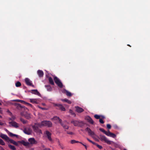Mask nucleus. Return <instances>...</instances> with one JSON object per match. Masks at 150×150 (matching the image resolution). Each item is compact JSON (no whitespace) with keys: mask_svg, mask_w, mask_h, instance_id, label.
Listing matches in <instances>:
<instances>
[{"mask_svg":"<svg viewBox=\"0 0 150 150\" xmlns=\"http://www.w3.org/2000/svg\"><path fill=\"white\" fill-rule=\"evenodd\" d=\"M24 132L26 134L29 135L31 134L32 132L31 129L29 128H25L23 130Z\"/></svg>","mask_w":150,"mask_h":150,"instance_id":"13","label":"nucleus"},{"mask_svg":"<svg viewBox=\"0 0 150 150\" xmlns=\"http://www.w3.org/2000/svg\"><path fill=\"white\" fill-rule=\"evenodd\" d=\"M80 144H81L82 145H83L85 147V149H87V146L86 145L83 144L82 142H80Z\"/></svg>","mask_w":150,"mask_h":150,"instance_id":"45","label":"nucleus"},{"mask_svg":"<svg viewBox=\"0 0 150 150\" xmlns=\"http://www.w3.org/2000/svg\"><path fill=\"white\" fill-rule=\"evenodd\" d=\"M49 81L50 83L52 85H54V82L53 81L51 77H49Z\"/></svg>","mask_w":150,"mask_h":150,"instance_id":"28","label":"nucleus"},{"mask_svg":"<svg viewBox=\"0 0 150 150\" xmlns=\"http://www.w3.org/2000/svg\"><path fill=\"white\" fill-rule=\"evenodd\" d=\"M87 140L88 141H89V142H90L91 143L92 142V141L91 140H90V139H88V138H87Z\"/></svg>","mask_w":150,"mask_h":150,"instance_id":"49","label":"nucleus"},{"mask_svg":"<svg viewBox=\"0 0 150 150\" xmlns=\"http://www.w3.org/2000/svg\"><path fill=\"white\" fill-rule=\"evenodd\" d=\"M43 150H51V149L49 148H45Z\"/></svg>","mask_w":150,"mask_h":150,"instance_id":"47","label":"nucleus"},{"mask_svg":"<svg viewBox=\"0 0 150 150\" xmlns=\"http://www.w3.org/2000/svg\"><path fill=\"white\" fill-rule=\"evenodd\" d=\"M21 85V83H20V82L19 81L17 82L16 83V86L17 87H19Z\"/></svg>","mask_w":150,"mask_h":150,"instance_id":"35","label":"nucleus"},{"mask_svg":"<svg viewBox=\"0 0 150 150\" xmlns=\"http://www.w3.org/2000/svg\"><path fill=\"white\" fill-rule=\"evenodd\" d=\"M41 147H42V148H45V146L44 145H41Z\"/></svg>","mask_w":150,"mask_h":150,"instance_id":"51","label":"nucleus"},{"mask_svg":"<svg viewBox=\"0 0 150 150\" xmlns=\"http://www.w3.org/2000/svg\"><path fill=\"white\" fill-rule=\"evenodd\" d=\"M39 108L41 109H42V110H45V108H40V107H39Z\"/></svg>","mask_w":150,"mask_h":150,"instance_id":"55","label":"nucleus"},{"mask_svg":"<svg viewBox=\"0 0 150 150\" xmlns=\"http://www.w3.org/2000/svg\"><path fill=\"white\" fill-rule=\"evenodd\" d=\"M87 120H88V122L90 123L93 124V121L92 119L89 117H88L87 118Z\"/></svg>","mask_w":150,"mask_h":150,"instance_id":"26","label":"nucleus"},{"mask_svg":"<svg viewBox=\"0 0 150 150\" xmlns=\"http://www.w3.org/2000/svg\"><path fill=\"white\" fill-rule=\"evenodd\" d=\"M96 146L97 147H98V148H99L100 149H101L102 148V146L98 144H96Z\"/></svg>","mask_w":150,"mask_h":150,"instance_id":"41","label":"nucleus"},{"mask_svg":"<svg viewBox=\"0 0 150 150\" xmlns=\"http://www.w3.org/2000/svg\"><path fill=\"white\" fill-rule=\"evenodd\" d=\"M45 133L49 140L50 141H52V139L51 138V133L49 132V131H47L45 132Z\"/></svg>","mask_w":150,"mask_h":150,"instance_id":"16","label":"nucleus"},{"mask_svg":"<svg viewBox=\"0 0 150 150\" xmlns=\"http://www.w3.org/2000/svg\"><path fill=\"white\" fill-rule=\"evenodd\" d=\"M38 124H40V123H38L35 124V125L33 126V129L34 131L36 132L42 134V132L40 129H38V127H39L38 125Z\"/></svg>","mask_w":150,"mask_h":150,"instance_id":"3","label":"nucleus"},{"mask_svg":"<svg viewBox=\"0 0 150 150\" xmlns=\"http://www.w3.org/2000/svg\"><path fill=\"white\" fill-rule=\"evenodd\" d=\"M107 128L108 129H110L111 128V125L109 124H108L107 125Z\"/></svg>","mask_w":150,"mask_h":150,"instance_id":"42","label":"nucleus"},{"mask_svg":"<svg viewBox=\"0 0 150 150\" xmlns=\"http://www.w3.org/2000/svg\"><path fill=\"white\" fill-rule=\"evenodd\" d=\"M71 123L75 126H81L84 124V123L82 121L74 120H72Z\"/></svg>","mask_w":150,"mask_h":150,"instance_id":"2","label":"nucleus"},{"mask_svg":"<svg viewBox=\"0 0 150 150\" xmlns=\"http://www.w3.org/2000/svg\"><path fill=\"white\" fill-rule=\"evenodd\" d=\"M94 117L96 119H100V115H94Z\"/></svg>","mask_w":150,"mask_h":150,"instance_id":"38","label":"nucleus"},{"mask_svg":"<svg viewBox=\"0 0 150 150\" xmlns=\"http://www.w3.org/2000/svg\"><path fill=\"white\" fill-rule=\"evenodd\" d=\"M8 134L11 137H13V136H15L17 137H18V135L16 134H13L11 132H8Z\"/></svg>","mask_w":150,"mask_h":150,"instance_id":"29","label":"nucleus"},{"mask_svg":"<svg viewBox=\"0 0 150 150\" xmlns=\"http://www.w3.org/2000/svg\"><path fill=\"white\" fill-rule=\"evenodd\" d=\"M28 141L30 145V144H36L38 143L37 141H36L34 138H29L28 139Z\"/></svg>","mask_w":150,"mask_h":150,"instance_id":"7","label":"nucleus"},{"mask_svg":"<svg viewBox=\"0 0 150 150\" xmlns=\"http://www.w3.org/2000/svg\"><path fill=\"white\" fill-rule=\"evenodd\" d=\"M31 93L33 94L39 95H40L38 91L37 90H31Z\"/></svg>","mask_w":150,"mask_h":150,"instance_id":"23","label":"nucleus"},{"mask_svg":"<svg viewBox=\"0 0 150 150\" xmlns=\"http://www.w3.org/2000/svg\"><path fill=\"white\" fill-rule=\"evenodd\" d=\"M69 112L71 115H73L74 117H75L76 116V114L73 112V111L71 110H69Z\"/></svg>","mask_w":150,"mask_h":150,"instance_id":"33","label":"nucleus"},{"mask_svg":"<svg viewBox=\"0 0 150 150\" xmlns=\"http://www.w3.org/2000/svg\"><path fill=\"white\" fill-rule=\"evenodd\" d=\"M91 143H92L93 144L96 145V144H97L96 143H95V142H93V141H92V142H91Z\"/></svg>","mask_w":150,"mask_h":150,"instance_id":"50","label":"nucleus"},{"mask_svg":"<svg viewBox=\"0 0 150 150\" xmlns=\"http://www.w3.org/2000/svg\"><path fill=\"white\" fill-rule=\"evenodd\" d=\"M21 115L22 116H24L27 119H29L31 117L30 114L27 113L26 111L21 112Z\"/></svg>","mask_w":150,"mask_h":150,"instance_id":"6","label":"nucleus"},{"mask_svg":"<svg viewBox=\"0 0 150 150\" xmlns=\"http://www.w3.org/2000/svg\"><path fill=\"white\" fill-rule=\"evenodd\" d=\"M60 124L64 129H69V127L67 125L68 123L67 121H65L63 122L62 121Z\"/></svg>","mask_w":150,"mask_h":150,"instance_id":"8","label":"nucleus"},{"mask_svg":"<svg viewBox=\"0 0 150 150\" xmlns=\"http://www.w3.org/2000/svg\"><path fill=\"white\" fill-rule=\"evenodd\" d=\"M62 92L63 93H66L67 95L68 96H72L71 94V93L66 90H63Z\"/></svg>","mask_w":150,"mask_h":150,"instance_id":"22","label":"nucleus"},{"mask_svg":"<svg viewBox=\"0 0 150 150\" xmlns=\"http://www.w3.org/2000/svg\"><path fill=\"white\" fill-rule=\"evenodd\" d=\"M15 119V116H12L11 118H9V119L11 120H14Z\"/></svg>","mask_w":150,"mask_h":150,"instance_id":"44","label":"nucleus"},{"mask_svg":"<svg viewBox=\"0 0 150 150\" xmlns=\"http://www.w3.org/2000/svg\"><path fill=\"white\" fill-rule=\"evenodd\" d=\"M2 116L0 115V118H2Z\"/></svg>","mask_w":150,"mask_h":150,"instance_id":"58","label":"nucleus"},{"mask_svg":"<svg viewBox=\"0 0 150 150\" xmlns=\"http://www.w3.org/2000/svg\"><path fill=\"white\" fill-rule=\"evenodd\" d=\"M62 100L63 101L66 102H67L69 104H71V101L67 99H62Z\"/></svg>","mask_w":150,"mask_h":150,"instance_id":"31","label":"nucleus"},{"mask_svg":"<svg viewBox=\"0 0 150 150\" xmlns=\"http://www.w3.org/2000/svg\"><path fill=\"white\" fill-rule=\"evenodd\" d=\"M127 45L129 46H130L129 45Z\"/></svg>","mask_w":150,"mask_h":150,"instance_id":"62","label":"nucleus"},{"mask_svg":"<svg viewBox=\"0 0 150 150\" xmlns=\"http://www.w3.org/2000/svg\"><path fill=\"white\" fill-rule=\"evenodd\" d=\"M54 80L55 82L57 84L58 86L60 88L62 87L63 85L60 80L57 77H54Z\"/></svg>","mask_w":150,"mask_h":150,"instance_id":"5","label":"nucleus"},{"mask_svg":"<svg viewBox=\"0 0 150 150\" xmlns=\"http://www.w3.org/2000/svg\"><path fill=\"white\" fill-rule=\"evenodd\" d=\"M59 145H60V146H61V144H60V143H59Z\"/></svg>","mask_w":150,"mask_h":150,"instance_id":"60","label":"nucleus"},{"mask_svg":"<svg viewBox=\"0 0 150 150\" xmlns=\"http://www.w3.org/2000/svg\"><path fill=\"white\" fill-rule=\"evenodd\" d=\"M100 117H101L103 119H104L105 118V117L103 116H100Z\"/></svg>","mask_w":150,"mask_h":150,"instance_id":"53","label":"nucleus"},{"mask_svg":"<svg viewBox=\"0 0 150 150\" xmlns=\"http://www.w3.org/2000/svg\"><path fill=\"white\" fill-rule=\"evenodd\" d=\"M37 73L39 77H42L43 76L44 73L42 71L38 70L37 71Z\"/></svg>","mask_w":150,"mask_h":150,"instance_id":"21","label":"nucleus"},{"mask_svg":"<svg viewBox=\"0 0 150 150\" xmlns=\"http://www.w3.org/2000/svg\"><path fill=\"white\" fill-rule=\"evenodd\" d=\"M38 125L40 127L44 126H47L50 127H52V123L50 121H44L42 122L40 124H38Z\"/></svg>","mask_w":150,"mask_h":150,"instance_id":"1","label":"nucleus"},{"mask_svg":"<svg viewBox=\"0 0 150 150\" xmlns=\"http://www.w3.org/2000/svg\"><path fill=\"white\" fill-rule=\"evenodd\" d=\"M124 150H127L125 149H124Z\"/></svg>","mask_w":150,"mask_h":150,"instance_id":"61","label":"nucleus"},{"mask_svg":"<svg viewBox=\"0 0 150 150\" xmlns=\"http://www.w3.org/2000/svg\"><path fill=\"white\" fill-rule=\"evenodd\" d=\"M85 130L86 131H87L89 135L90 136L93 137V136L95 135L94 132L92 131L89 128H86Z\"/></svg>","mask_w":150,"mask_h":150,"instance_id":"12","label":"nucleus"},{"mask_svg":"<svg viewBox=\"0 0 150 150\" xmlns=\"http://www.w3.org/2000/svg\"><path fill=\"white\" fill-rule=\"evenodd\" d=\"M53 119L54 120H56L58 121V122L60 123L62 121V120L61 119L59 118L58 117L55 116L53 118Z\"/></svg>","mask_w":150,"mask_h":150,"instance_id":"25","label":"nucleus"},{"mask_svg":"<svg viewBox=\"0 0 150 150\" xmlns=\"http://www.w3.org/2000/svg\"><path fill=\"white\" fill-rule=\"evenodd\" d=\"M4 124V123L2 122L1 121H0V125H3Z\"/></svg>","mask_w":150,"mask_h":150,"instance_id":"48","label":"nucleus"},{"mask_svg":"<svg viewBox=\"0 0 150 150\" xmlns=\"http://www.w3.org/2000/svg\"><path fill=\"white\" fill-rule=\"evenodd\" d=\"M9 123L10 126H12L16 128H17L19 127L18 123L15 121H13L9 122Z\"/></svg>","mask_w":150,"mask_h":150,"instance_id":"9","label":"nucleus"},{"mask_svg":"<svg viewBox=\"0 0 150 150\" xmlns=\"http://www.w3.org/2000/svg\"><path fill=\"white\" fill-rule=\"evenodd\" d=\"M18 143H20L23 144V145L28 147H30V146L29 142H25L24 141H18Z\"/></svg>","mask_w":150,"mask_h":150,"instance_id":"11","label":"nucleus"},{"mask_svg":"<svg viewBox=\"0 0 150 150\" xmlns=\"http://www.w3.org/2000/svg\"><path fill=\"white\" fill-rule=\"evenodd\" d=\"M99 122H100L101 123H102V124H103L104 123V122L103 121V120L101 119V118H100L99 119Z\"/></svg>","mask_w":150,"mask_h":150,"instance_id":"43","label":"nucleus"},{"mask_svg":"<svg viewBox=\"0 0 150 150\" xmlns=\"http://www.w3.org/2000/svg\"><path fill=\"white\" fill-rule=\"evenodd\" d=\"M1 105V103H0V105Z\"/></svg>","mask_w":150,"mask_h":150,"instance_id":"59","label":"nucleus"},{"mask_svg":"<svg viewBox=\"0 0 150 150\" xmlns=\"http://www.w3.org/2000/svg\"><path fill=\"white\" fill-rule=\"evenodd\" d=\"M8 112H10V113H11V112H10L9 111V110H8Z\"/></svg>","mask_w":150,"mask_h":150,"instance_id":"57","label":"nucleus"},{"mask_svg":"<svg viewBox=\"0 0 150 150\" xmlns=\"http://www.w3.org/2000/svg\"><path fill=\"white\" fill-rule=\"evenodd\" d=\"M80 142H79L78 141H76L75 140H71V144H73L74 143H79Z\"/></svg>","mask_w":150,"mask_h":150,"instance_id":"34","label":"nucleus"},{"mask_svg":"<svg viewBox=\"0 0 150 150\" xmlns=\"http://www.w3.org/2000/svg\"><path fill=\"white\" fill-rule=\"evenodd\" d=\"M21 108H22V110H27V108H25V107L24 106H21Z\"/></svg>","mask_w":150,"mask_h":150,"instance_id":"40","label":"nucleus"},{"mask_svg":"<svg viewBox=\"0 0 150 150\" xmlns=\"http://www.w3.org/2000/svg\"><path fill=\"white\" fill-rule=\"evenodd\" d=\"M67 133L68 134H69L72 135V134H73V133L72 132H67Z\"/></svg>","mask_w":150,"mask_h":150,"instance_id":"46","label":"nucleus"},{"mask_svg":"<svg viewBox=\"0 0 150 150\" xmlns=\"http://www.w3.org/2000/svg\"><path fill=\"white\" fill-rule=\"evenodd\" d=\"M24 103L28 105L31 107H32V105L28 103L25 102Z\"/></svg>","mask_w":150,"mask_h":150,"instance_id":"39","label":"nucleus"},{"mask_svg":"<svg viewBox=\"0 0 150 150\" xmlns=\"http://www.w3.org/2000/svg\"><path fill=\"white\" fill-rule=\"evenodd\" d=\"M20 120L24 124H26L28 123V121L27 120H25L21 118H20Z\"/></svg>","mask_w":150,"mask_h":150,"instance_id":"30","label":"nucleus"},{"mask_svg":"<svg viewBox=\"0 0 150 150\" xmlns=\"http://www.w3.org/2000/svg\"><path fill=\"white\" fill-rule=\"evenodd\" d=\"M100 130L101 131V132H103V133H104L106 135V134L107 133V132H106V131H105L103 129V128H100Z\"/></svg>","mask_w":150,"mask_h":150,"instance_id":"36","label":"nucleus"},{"mask_svg":"<svg viewBox=\"0 0 150 150\" xmlns=\"http://www.w3.org/2000/svg\"><path fill=\"white\" fill-rule=\"evenodd\" d=\"M0 137L2 139L7 141L8 138V137L6 134H3L2 133H0Z\"/></svg>","mask_w":150,"mask_h":150,"instance_id":"14","label":"nucleus"},{"mask_svg":"<svg viewBox=\"0 0 150 150\" xmlns=\"http://www.w3.org/2000/svg\"><path fill=\"white\" fill-rule=\"evenodd\" d=\"M0 113H2V110L1 108H0Z\"/></svg>","mask_w":150,"mask_h":150,"instance_id":"52","label":"nucleus"},{"mask_svg":"<svg viewBox=\"0 0 150 150\" xmlns=\"http://www.w3.org/2000/svg\"><path fill=\"white\" fill-rule=\"evenodd\" d=\"M5 144V143L2 139L0 138V145H4Z\"/></svg>","mask_w":150,"mask_h":150,"instance_id":"32","label":"nucleus"},{"mask_svg":"<svg viewBox=\"0 0 150 150\" xmlns=\"http://www.w3.org/2000/svg\"><path fill=\"white\" fill-rule=\"evenodd\" d=\"M76 111L78 113H81L84 111V110L82 108L78 106L75 107Z\"/></svg>","mask_w":150,"mask_h":150,"instance_id":"19","label":"nucleus"},{"mask_svg":"<svg viewBox=\"0 0 150 150\" xmlns=\"http://www.w3.org/2000/svg\"><path fill=\"white\" fill-rule=\"evenodd\" d=\"M45 87L46 88L47 90L49 91H50L52 90V88L49 85H46L45 86Z\"/></svg>","mask_w":150,"mask_h":150,"instance_id":"24","label":"nucleus"},{"mask_svg":"<svg viewBox=\"0 0 150 150\" xmlns=\"http://www.w3.org/2000/svg\"><path fill=\"white\" fill-rule=\"evenodd\" d=\"M25 81L26 84L29 86H33V85H32V83L31 81L28 78H26L25 79Z\"/></svg>","mask_w":150,"mask_h":150,"instance_id":"18","label":"nucleus"},{"mask_svg":"<svg viewBox=\"0 0 150 150\" xmlns=\"http://www.w3.org/2000/svg\"><path fill=\"white\" fill-rule=\"evenodd\" d=\"M8 146L12 150H16V149L14 146L11 145L10 144H8Z\"/></svg>","mask_w":150,"mask_h":150,"instance_id":"27","label":"nucleus"},{"mask_svg":"<svg viewBox=\"0 0 150 150\" xmlns=\"http://www.w3.org/2000/svg\"><path fill=\"white\" fill-rule=\"evenodd\" d=\"M13 101H17V102H21V103H25V102L23 100H18V99L13 100Z\"/></svg>","mask_w":150,"mask_h":150,"instance_id":"37","label":"nucleus"},{"mask_svg":"<svg viewBox=\"0 0 150 150\" xmlns=\"http://www.w3.org/2000/svg\"><path fill=\"white\" fill-rule=\"evenodd\" d=\"M30 102L32 103L38 104V99H30Z\"/></svg>","mask_w":150,"mask_h":150,"instance_id":"20","label":"nucleus"},{"mask_svg":"<svg viewBox=\"0 0 150 150\" xmlns=\"http://www.w3.org/2000/svg\"><path fill=\"white\" fill-rule=\"evenodd\" d=\"M55 106H57L58 109H60L62 111H64L65 110V108L62 105L60 104H55Z\"/></svg>","mask_w":150,"mask_h":150,"instance_id":"15","label":"nucleus"},{"mask_svg":"<svg viewBox=\"0 0 150 150\" xmlns=\"http://www.w3.org/2000/svg\"><path fill=\"white\" fill-rule=\"evenodd\" d=\"M1 150H5L4 149H3L2 147L1 146Z\"/></svg>","mask_w":150,"mask_h":150,"instance_id":"54","label":"nucleus"},{"mask_svg":"<svg viewBox=\"0 0 150 150\" xmlns=\"http://www.w3.org/2000/svg\"><path fill=\"white\" fill-rule=\"evenodd\" d=\"M106 135L108 136L112 137L113 138H115L116 137V135L115 134L113 133L110 132L109 131H108Z\"/></svg>","mask_w":150,"mask_h":150,"instance_id":"17","label":"nucleus"},{"mask_svg":"<svg viewBox=\"0 0 150 150\" xmlns=\"http://www.w3.org/2000/svg\"><path fill=\"white\" fill-rule=\"evenodd\" d=\"M30 150H34V149L32 148L30 149Z\"/></svg>","mask_w":150,"mask_h":150,"instance_id":"56","label":"nucleus"},{"mask_svg":"<svg viewBox=\"0 0 150 150\" xmlns=\"http://www.w3.org/2000/svg\"><path fill=\"white\" fill-rule=\"evenodd\" d=\"M100 139L102 141H104L108 144H111L112 142L108 140L103 135H100Z\"/></svg>","mask_w":150,"mask_h":150,"instance_id":"4","label":"nucleus"},{"mask_svg":"<svg viewBox=\"0 0 150 150\" xmlns=\"http://www.w3.org/2000/svg\"><path fill=\"white\" fill-rule=\"evenodd\" d=\"M6 142L8 143H12L13 144L16 146H18V142H15L13 140L11 139H10L9 138H8V139L7 140Z\"/></svg>","mask_w":150,"mask_h":150,"instance_id":"10","label":"nucleus"}]
</instances>
